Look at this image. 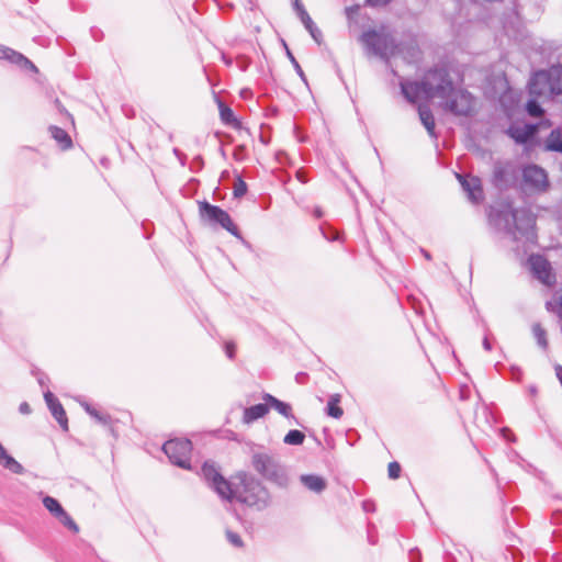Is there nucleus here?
I'll list each match as a JSON object with an SVG mask.
<instances>
[{
  "mask_svg": "<svg viewBox=\"0 0 562 562\" xmlns=\"http://www.w3.org/2000/svg\"><path fill=\"white\" fill-rule=\"evenodd\" d=\"M528 392H529V394H530L531 396H536V395H537V393H538V387H537L536 385H530V386L528 387Z\"/></svg>",
  "mask_w": 562,
  "mask_h": 562,
  "instance_id": "obj_50",
  "label": "nucleus"
},
{
  "mask_svg": "<svg viewBox=\"0 0 562 562\" xmlns=\"http://www.w3.org/2000/svg\"><path fill=\"white\" fill-rule=\"evenodd\" d=\"M468 397H469L468 392L463 387H461L460 400L465 401V400H468Z\"/></svg>",
  "mask_w": 562,
  "mask_h": 562,
  "instance_id": "obj_52",
  "label": "nucleus"
},
{
  "mask_svg": "<svg viewBox=\"0 0 562 562\" xmlns=\"http://www.w3.org/2000/svg\"><path fill=\"white\" fill-rule=\"evenodd\" d=\"M527 265L532 277L541 284L548 288L557 284V272L552 263L543 255L531 254L527 259Z\"/></svg>",
  "mask_w": 562,
  "mask_h": 562,
  "instance_id": "obj_7",
  "label": "nucleus"
},
{
  "mask_svg": "<svg viewBox=\"0 0 562 562\" xmlns=\"http://www.w3.org/2000/svg\"><path fill=\"white\" fill-rule=\"evenodd\" d=\"M521 513H522V509L519 508V507H513L512 508V516L514 517V519L516 520V522L518 525H522V521H521L520 516H519Z\"/></svg>",
  "mask_w": 562,
  "mask_h": 562,
  "instance_id": "obj_39",
  "label": "nucleus"
},
{
  "mask_svg": "<svg viewBox=\"0 0 562 562\" xmlns=\"http://www.w3.org/2000/svg\"><path fill=\"white\" fill-rule=\"evenodd\" d=\"M522 180L527 188L535 191H544L549 186L546 171L535 165L524 169Z\"/></svg>",
  "mask_w": 562,
  "mask_h": 562,
  "instance_id": "obj_10",
  "label": "nucleus"
},
{
  "mask_svg": "<svg viewBox=\"0 0 562 562\" xmlns=\"http://www.w3.org/2000/svg\"><path fill=\"white\" fill-rule=\"evenodd\" d=\"M300 481L307 490L317 494L324 492L327 487V481L317 474H302Z\"/></svg>",
  "mask_w": 562,
  "mask_h": 562,
  "instance_id": "obj_18",
  "label": "nucleus"
},
{
  "mask_svg": "<svg viewBox=\"0 0 562 562\" xmlns=\"http://www.w3.org/2000/svg\"><path fill=\"white\" fill-rule=\"evenodd\" d=\"M81 406L83 407L86 413L89 414L90 416H95L97 415V409L92 405H90L89 403L82 402Z\"/></svg>",
  "mask_w": 562,
  "mask_h": 562,
  "instance_id": "obj_40",
  "label": "nucleus"
},
{
  "mask_svg": "<svg viewBox=\"0 0 562 562\" xmlns=\"http://www.w3.org/2000/svg\"><path fill=\"white\" fill-rule=\"evenodd\" d=\"M199 212L201 217L207 222L218 224L232 235L239 236L238 227L234 224L229 214L220 206L202 201L199 202Z\"/></svg>",
  "mask_w": 562,
  "mask_h": 562,
  "instance_id": "obj_8",
  "label": "nucleus"
},
{
  "mask_svg": "<svg viewBox=\"0 0 562 562\" xmlns=\"http://www.w3.org/2000/svg\"><path fill=\"white\" fill-rule=\"evenodd\" d=\"M360 42L370 54L385 60L397 57L398 52L404 49L400 48L391 30L384 24L364 31Z\"/></svg>",
  "mask_w": 562,
  "mask_h": 562,
  "instance_id": "obj_4",
  "label": "nucleus"
},
{
  "mask_svg": "<svg viewBox=\"0 0 562 562\" xmlns=\"http://www.w3.org/2000/svg\"><path fill=\"white\" fill-rule=\"evenodd\" d=\"M494 367H495V370L501 374H504L505 371H508L510 374V380L516 381V382L520 381L521 370L519 367H516L514 364H510L507 367L505 363H503L501 361H497Z\"/></svg>",
  "mask_w": 562,
  "mask_h": 562,
  "instance_id": "obj_27",
  "label": "nucleus"
},
{
  "mask_svg": "<svg viewBox=\"0 0 562 562\" xmlns=\"http://www.w3.org/2000/svg\"><path fill=\"white\" fill-rule=\"evenodd\" d=\"M325 441H326V443H327V446H328L329 448H333V447H334V439H333L330 436H327V437L325 438Z\"/></svg>",
  "mask_w": 562,
  "mask_h": 562,
  "instance_id": "obj_53",
  "label": "nucleus"
},
{
  "mask_svg": "<svg viewBox=\"0 0 562 562\" xmlns=\"http://www.w3.org/2000/svg\"><path fill=\"white\" fill-rule=\"evenodd\" d=\"M548 76L555 94L562 93V67H551Z\"/></svg>",
  "mask_w": 562,
  "mask_h": 562,
  "instance_id": "obj_25",
  "label": "nucleus"
},
{
  "mask_svg": "<svg viewBox=\"0 0 562 562\" xmlns=\"http://www.w3.org/2000/svg\"><path fill=\"white\" fill-rule=\"evenodd\" d=\"M57 519L64 527L71 530L72 532L77 533L79 531L78 525L66 510H64L63 514L57 517Z\"/></svg>",
  "mask_w": 562,
  "mask_h": 562,
  "instance_id": "obj_31",
  "label": "nucleus"
},
{
  "mask_svg": "<svg viewBox=\"0 0 562 562\" xmlns=\"http://www.w3.org/2000/svg\"><path fill=\"white\" fill-rule=\"evenodd\" d=\"M398 44H400V48H404V49L398 52L397 57H401L408 63L415 61L420 57L422 52L416 44H413V43H409V44L398 43Z\"/></svg>",
  "mask_w": 562,
  "mask_h": 562,
  "instance_id": "obj_20",
  "label": "nucleus"
},
{
  "mask_svg": "<svg viewBox=\"0 0 562 562\" xmlns=\"http://www.w3.org/2000/svg\"><path fill=\"white\" fill-rule=\"evenodd\" d=\"M91 417L94 418L97 423L102 424L104 426L110 425L112 423V417L110 414H106V413L103 414V413L99 412L98 409H97V415L91 416Z\"/></svg>",
  "mask_w": 562,
  "mask_h": 562,
  "instance_id": "obj_36",
  "label": "nucleus"
},
{
  "mask_svg": "<svg viewBox=\"0 0 562 562\" xmlns=\"http://www.w3.org/2000/svg\"><path fill=\"white\" fill-rule=\"evenodd\" d=\"M108 426H109V430H110L111 435H112V436H114V437H116L117 435H116V432H115V429H114V428H113V426H112V423H111L110 425H108Z\"/></svg>",
  "mask_w": 562,
  "mask_h": 562,
  "instance_id": "obj_58",
  "label": "nucleus"
},
{
  "mask_svg": "<svg viewBox=\"0 0 562 562\" xmlns=\"http://www.w3.org/2000/svg\"><path fill=\"white\" fill-rule=\"evenodd\" d=\"M546 307L562 319V289L557 291L552 299L546 303Z\"/></svg>",
  "mask_w": 562,
  "mask_h": 562,
  "instance_id": "obj_28",
  "label": "nucleus"
},
{
  "mask_svg": "<svg viewBox=\"0 0 562 562\" xmlns=\"http://www.w3.org/2000/svg\"><path fill=\"white\" fill-rule=\"evenodd\" d=\"M458 179L461 182L463 189L467 191L468 196L472 202L477 203L483 200V188L482 182L479 178H464L461 175H458Z\"/></svg>",
  "mask_w": 562,
  "mask_h": 562,
  "instance_id": "obj_14",
  "label": "nucleus"
},
{
  "mask_svg": "<svg viewBox=\"0 0 562 562\" xmlns=\"http://www.w3.org/2000/svg\"><path fill=\"white\" fill-rule=\"evenodd\" d=\"M315 215L317 217H321L322 216V211L319 209L315 210Z\"/></svg>",
  "mask_w": 562,
  "mask_h": 562,
  "instance_id": "obj_61",
  "label": "nucleus"
},
{
  "mask_svg": "<svg viewBox=\"0 0 562 562\" xmlns=\"http://www.w3.org/2000/svg\"><path fill=\"white\" fill-rule=\"evenodd\" d=\"M237 479L239 480L241 492L238 493L235 490L234 499L259 512L271 506L272 494L259 477L241 471L237 474Z\"/></svg>",
  "mask_w": 562,
  "mask_h": 562,
  "instance_id": "obj_3",
  "label": "nucleus"
},
{
  "mask_svg": "<svg viewBox=\"0 0 562 562\" xmlns=\"http://www.w3.org/2000/svg\"><path fill=\"white\" fill-rule=\"evenodd\" d=\"M19 412L23 415H29L31 414L32 409H31V406L27 402H22L19 406Z\"/></svg>",
  "mask_w": 562,
  "mask_h": 562,
  "instance_id": "obj_43",
  "label": "nucleus"
},
{
  "mask_svg": "<svg viewBox=\"0 0 562 562\" xmlns=\"http://www.w3.org/2000/svg\"><path fill=\"white\" fill-rule=\"evenodd\" d=\"M307 379H308V375L305 372H299L295 375V381L300 384H304L307 381Z\"/></svg>",
  "mask_w": 562,
  "mask_h": 562,
  "instance_id": "obj_45",
  "label": "nucleus"
},
{
  "mask_svg": "<svg viewBox=\"0 0 562 562\" xmlns=\"http://www.w3.org/2000/svg\"><path fill=\"white\" fill-rule=\"evenodd\" d=\"M450 356H451V358H452L453 360L458 361V358H457V353H456V352L450 353Z\"/></svg>",
  "mask_w": 562,
  "mask_h": 562,
  "instance_id": "obj_62",
  "label": "nucleus"
},
{
  "mask_svg": "<svg viewBox=\"0 0 562 562\" xmlns=\"http://www.w3.org/2000/svg\"><path fill=\"white\" fill-rule=\"evenodd\" d=\"M497 562H508V558L503 555Z\"/></svg>",
  "mask_w": 562,
  "mask_h": 562,
  "instance_id": "obj_59",
  "label": "nucleus"
},
{
  "mask_svg": "<svg viewBox=\"0 0 562 562\" xmlns=\"http://www.w3.org/2000/svg\"><path fill=\"white\" fill-rule=\"evenodd\" d=\"M346 437H347V440L350 442V445H353V442H351V439L359 438V435L355 429H349L346 432Z\"/></svg>",
  "mask_w": 562,
  "mask_h": 562,
  "instance_id": "obj_46",
  "label": "nucleus"
},
{
  "mask_svg": "<svg viewBox=\"0 0 562 562\" xmlns=\"http://www.w3.org/2000/svg\"><path fill=\"white\" fill-rule=\"evenodd\" d=\"M236 348V345L234 342H228L226 346V351H233Z\"/></svg>",
  "mask_w": 562,
  "mask_h": 562,
  "instance_id": "obj_55",
  "label": "nucleus"
},
{
  "mask_svg": "<svg viewBox=\"0 0 562 562\" xmlns=\"http://www.w3.org/2000/svg\"><path fill=\"white\" fill-rule=\"evenodd\" d=\"M304 440L305 434L299 429L289 430L283 438V442L289 446H301Z\"/></svg>",
  "mask_w": 562,
  "mask_h": 562,
  "instance_id": "obj_29",
  "label": "nucleus"
},
{
  "mask_svg": "<svg viewBox=\"0 0 562 562\" xmlns=\"http://www.w3.org/2000/svg\"><path fill=\"white\" fill-rule=\"evenodd\" d=\"M544 147L550 151L562 153V134L560 130L551 131L546 140Z\"/></svg>",
  "mask_w": 562,
  "mask_h": 562,
  "instance_id": "obj_24",
  "label": "nucleus"
},
{
  "mask_svg": "<svg viewBox=\"0 0 562 562\" xmlns=\"http://www.w3.org/2000/svg\"><path fill=\"white\" fill-rule=\"evenodd\" d=\"M44 400L46 402V405H47L50 414L56 419V422L60 426L61 430L68 431L69 430L68 417H67L66 411L64 409L59 400L50 391H46L44 393Z\"/></svg>",
  "mask_w": 562,
  "mask_h": 562,
  "instance_id": "obj_12",
  "label": "nucleus"
},
{
  "mask_svg": "<svg viewBox=\"0 0 562 562\" xmlns=\"http://www.w3.org/2000/svg\"><path fill=\"white\" fill-rule=\"evenodd\" d=\"M369 541L371 544H374L375 542L373 541V538H369Z\"/></svg>",
  "mask_w": 562,
  "mask_h": 562,
  "instance_id": "obj_64",
  "label": "nucleus"
},
{
  "mask_svg": "<svg viewBox=\"0 0 562 562\" xmlns=\"http://www.w3.org/2000/svg\"><path fill=\"white\" fill-rule=\"evenodd\" d=\"M453 82L446 66H436L427 70L419 82L402 83L405 98L415 103L434 98L443 99L452 91Z\"/></svg>",
  "mask_w": 562,
  "mask_h": 562,
  "instance_id": "obj_1",
  "label": "nucleus"
},
{
  "mask_svg": "<svg viewBox=\"0 0 562 562\" xmlns=\"http://www.w3.org/2000/svg\"><path fill=\"white\" fill-rule=\"evenodd\" d=\"M81 406L83 407L86 413L89 414L90 416H95L97 415V409L92 405H90L89 403L82 402Z\"/></svg>",
  "mask_w": 562,
  "mask_h": 562,
  "instance_id": "obj_42",
  "label": "nucleus"
},
{
  "mask_svg": "<svg viewBox=\"0 0 562 562\" xmlns=\"http://www.w3.org/2000/svg\"><path fill=\"white\" fill-rule=\"evenodd\" d=\"M251 467L262 480L280 490H288L292 483L289 467L274 454L252 452Z\"/></svg>",
  "mask_w": 562,
  "mask_h": 562,
  "instance_id": "obj_2",
  "label": "nucleus"
},
{
  "mask_svg": "<svg viewBox=\"0 0 562 562\" xmlns=\"http://www.w3.org/2000/svg\"><path fill=\"white\" fill-rule=\"evenodd\" d=\"M43 505L55 518L61 515L63 512L65 510L60 502L57 498L49 495H46L43 498Z\"/></svg>",
  "mask_w": 562,
  "mask_h": 562,
  "instance_id": "obj_26",
  "label": "nucleus"
},
{
  "mask_svg": "<svg viewBox=\"0 0 562 562\" xmlns=\"http://www.w3.org/2000/svg\"><path fill=\"white\" fill-rule=\"evenodd\" d=\"M445 99V109L457 115H469L473 111V98L467 91L452 87V91Z\"/></svg>",
  "mask_w": 562,
  "mask_h": 562,
  "instance_id": "obj_9",
  "label": "nucleus"
},
{
  "mask_svg": "<svg viewBox=\"0 0 562 562\" xmlns=\"http://www.w3.org/2000/svg\"><path fill=\"white\" fill-rule=\"evenodd\" d=\"M56 104L58 106V109L61 111V112H65L68 116H70L69 113H67V111L65 110V108L63 106V104L60 103L59 100H56Z\"/></svg>",
  "mask_w": 562,
  "mask_h": 562,
  "instance_id": "obj_54",
  "label": "nucleus"
},
{
  "mask_svg": "<svg viewBox=\"0 0 562 562\" xmlns=\"http://www.w3.org/2000/svg\"><path fill=\"white\" fill-rule=\"evenodd\" d=\"M483 346H484L485 349H491L492 348V346H491V344H490L487 338H484Z\"/></svg>",
  "mask_w": 562,
  "mask_h": 562,
  "instance_id": "obj_56",
  "label": "nucleus"
},
{
  "mask_svg": "<svg viewBox=\"0 0 562 562\" xmlns=\"http://www.w3.org/2000/svg\"><path fill=\"white\" fill-rule=\"evenodd\" d=\"M0 465L14 474H23L25 469L18 462L0 442Z\"/></svg>",
  "mask_w": 562,
  "mask_h": 562,
  "instance_id": "obj_19",
  "label": "nucleus"
},
{
  "mask_svg": "<svg viewBox=\"0 0 562 562\" xmlns=\"http://www.w3.org/2000/svg\"><path fill=\"white\" fill-rule=\"evenodd\" d=\"M229 360H234L236 353H226Z\"/></svg>",
  "mask_w": 562,
  "mask_h": 562,
  "instance_id": "obj_60",
  "label": "nucleus"
},
{
  "mask_svg": "<svg viewBox=\"0 0 562 562\" xmlns=\"http://www.w3.org/2000/svg\"><path fill=\"white\" fill-rule=\"evenodd\" d=\"M359 11H360V5L355 4V5L346 8V15L349 20H353L358 15Z\"/></svg>",
  "mask_w": 562,
  "mask_h": 562,
  "instance_id": "obj_37",
  "label": "nucleus"
},
{
  "mask_svg": "<svg viewBox=\"0 0 562 562\" xmlns=\"http://www.w3.org/2000/svg\"><path fill=\"white\" fill-rule=\"evenodd\" d=\"M247 192V184L240 178H237L234 183L233 194L235 198H241Z\"/></svg>",
  "mask_w": 562,
  "mask_h": 562,
  "instance_id": "obj_34",
  "label": "nucleus"
},
{
  "mask_svg": "<svg viewBox=\"0 0 562 562\" xmlns=\"http://www.w3.org/2000/svg\"><path fill=\"white\" fill-rule=\"evenodd\" d=\"M341 396L339 394H333L329 396L325 412L333 418H340L344 414V409L339 406Z\"/></svg>",
  "mask_w": 562,
  "mask_h": 562,
  "instance_id": "obj_21",
  "label": "nucleus"
},
{
  "mask_svg": "<svg viewBox=\"0 0 562 562\" xmlns=\"http://www.w3.org/2000/svg\"><path fill=\"white\" fill-rule=\"evenodd\" d=\"M390 0H368V2L373 5V7H378V5H384L389 2Z\"/></svg>",
  "mask_w": 562,
  "mask_h": 562,
  "instance_id": "obj_48",
  "label": "nucleus"
},
{
  "mask_svg": "<svg viewBox=\"0 0 562 562\" xmlns=\"http://www.w3.org/2000/svg\"><path fill=\"white\" fill-rule=\"evenodd\" d=\"M192 442L188 438L169 439L162 445V451L169 461L184 470L191 469Z\"/></svg>",
  "mask_w": 562,
  "mask_h": 562,
  "instance_id": "obj_6",
  "label": "nucleus"
},
{
  "mask_svg": "<svg viewBox=\"0 0 562 562\" xmlns=\"http://www.w3.org/2000/svg\"><path fill=\"white\" fill-rule=\"evenodd\" d=\"M50 133L53 138L61 146L63 149H68L72 146V140L65 130L52 126Z\"/></svg>",
  "mask_w": 562,
  "mask_h": 562,
  "instance_id": "obj_23",
  "label": "nucleus"
},
{
  "mask_svg": "<svg viewBox=\"0 0 562 562\" xmlns=\"http://www.w3.org/2000/svg\"><path fill=\"white\" fill-rule=\"evenodd\" d=\"M418 114H419V119H420L422 123L424 124V126L426 127L427 132L430 135H434L435 119H434L431 110L428 106L420 105L418 108Z\"/></svg>",
  "mask_w": 562,
  "mask_h": 562,
  "instance_id": "obj_22",
  "label": "nucleus"
},
{
  "mask_svg": "<svg viewBox=\"0 0 562 562\" xmlns=\"http://www.w3.org/2000/svg\"><path fill=\"white\" fill-rule=\"evenodd\" d=\"M308 435H310V437H312L314 439V441L316 442L317 446H322L321 440L316 437V435L313 430H308Z\"/></svg>",
  "mask_w": 562,
  "mask_h": 562,
  "instance_id": "obj_51",
  "label": "nucleus"
},
{
  "mask_svg": "<svg viewBox=\"0 0 562 562\" xmlns=\"http://www.w3.org/2000/svg\"><path fill=\"white\" fill-rule=\"evenodd\" d=\"M201 474L209 486L214 490L222 499L228 502L234 501L235 488L233 484L222 475L213 461L207 460L203 463Z\"/></svg>",
  "mask_w": 562,
  "mask_h": 562,
  "instance_id": "obj_5",
  "label": "nucleus"
},
{
  "mask_svg": "<svg viewBox=\"0 0 562 562\" xmlns=\"http://www.w3.org/2000/svg\"><path fill=\"white\" fill-rule=\"evenodd\" d=\"M328 431H329V430H328V428H324V429H323V432L325 434V438H326L327 436H329Z\"/></svg>",
  "mask_w": 562,
  "mask_h": 562,
  "instance_id": "obj_63",
  "label": "nucleus"
},
{
  "mask_svg": "<svg viewBox=\"0 0 562 562\" xmlns=\"http://www.w3.org/2000/svg\"><path fill=\"white\" fill-rule=\"evenodd\" d=\"M402 472V467L397 461H392L387 465V475L391 480H396L400 477Z\"/></svg>",
  "mask_w": 562,
  "mask_h": 562,
  "instance_id": "obj_33",
  "label": "nucleus"
},
{
  "mask_svg": "<svg viewBox=\"0 0 562 562\" xmlns=\"http://www.w3.org/2000/svg\"><path fill=\"white\" fill-rule=\"evenodd\" d=\"M262 400L269 405V409L273 408L283 417L295 419L292 413V406L289 403L283 402L269 393H263Z\"/></svg>",
  "mask_w": 562,
  "mask_h": 562,
  "instance_id": "obj_15",
  "label": "nucleus"
},
{
  "mask_svg": "<svg viewBox=\"0 0 562 562\" xmlns=\"http://www.w3.org/2000/svg\"><path fill=\"white\" fill-rule=\"evenodd\" d=\"M81 406L83 407L86 413L89 414L90 416H95L97 415V409L92 405H90L89 403L82 402Z\"/></svg>",
  "mask_w": 562,
  "mask_h": 562,
  "instance_id": "obj_41",
  "label": "nucleus"
},
{
  "mask_svg": "<svg viewBox=\"0 0 562 562\" xmlns=\"http://www.w3.org/2000/svg\"><path fill=\"white\" fill-rule=\"evenodd\" d=\"M409 562H422V553L417 548L409 550Z\"/></svg>",
  "mask_w": 562,
  "mask_h": 562,
  "instance_id": "obj_38",
  "label": "nucleus"
},
{
  "mask_svg": "<svg viewBox=\"0 0 562 562\" xmlns=\"http://www.w3.org/2000/svg\"><path fill=\"white\" fill-rule=\"evenodd\" d=\"M362 506H363V509H364L366 512H371V510H373V506H374V505H373L372 503L368 502V501H364V502L362 503Z\"/></svg>",
  "mask_w": 562,
  "mask_h": 562,
  "instance_id": "obj_49",
  "label": "nucleus"
},
{
  "mask_svg": "<svg viewBox=\"0 0 562 562\" xmlns=\"http://www.w3.org/2000/svg\"><path fill=\"white\" fill-rule=\"evenodd\" d=\"M220 115L221 120L233 127H239V122L235 119V115L231 108L227 105L220 103Z\"/></svg>",
  "mask_w": 562,
  "mask_h": 562,
  "instance_id": "obj_30",
  "label": "nucleus"
},
{
  "mask_svg": "<svg viewBox=\"0 0 562 562\" xmlns=\"http://www.w3.org/2000/svg\"><path fill=\"white\" fill-rule=\"evenodd\" d=\"M45 378H46V376H45V374H43V373H41V374H40V376L37 378V381H38V383H40L41 385H44V383H45L44 379H45Z\"/></svg>",
  "mask_w": 562,
  "mask_h": 562,
  "instance_id": "obj_57",
  "label": "nucleus"
},
{
  "mask_svg": "<svg viewBox=\"0 0 562 562\" xmlns=\"http://www.w3.org/2000/svg\"><path fill=\"white\" fill-rule=\"evenodd\" d=\"M538 128L536 124H513L507 133L516 143L525 144L536 135Z\"/></svg>",
  "mask_w": 562,
  "mask_h": 562,
  "instance_id": "obj_13",
  "label": "nucleus"
},
{
  "mask_svg": "<svg viewBox=\"0 0 562 562\" xmlns=\"http://www.w3.org/2000/svg\"><path fill=\"white\" fill-rule=\"evenodd\" d=\"M268 413L269 405L266 402L251 405L244 409L243 422L245 424H251L259 418L265 417Z\"/></svg>",
  "mask_w": 562,
  "mask_h": 562,
  "instance_id": "obj_17",
  "label": "nucleus"
},
{
  "mask_svg": "<svg viewBox=\"0 0 562 562\" xmlns=\"http://www.w3.org/2000/svg\"><path fill=\"white\" fill-rule=\"evenodd\" d=\"M552 519H553L554 524H562V510L553 512Z\"/></svg>",
  "mask_w": 562,
  "mask_h": 562,
  "instance_id": "obj_47",
  "label": "nucleus"
},
{
  "mask_svg": "<svg viewBox=\"0 0 562 562\" xmlns=\"http://www.w3.org/2000/svg\"><path fill=\"white\" fill-rule=\"evenodd\" d=\"M226 538L229 543H232L236 548H241L244 546V541L241 537L232 530H226Z\"/></svg>",
  "mask_w": 562,
  "mask_h": 562,
  "instance_id": "obj_35",
  "label": "nucleus"
},
{
  "mask_svg": "<svg viewBox=\"0 0 562 562\" xmlns=\"http://www.w3.org/2000/svg\"><path fill=\"white\" fill-rule=\"evenodd\" d=\"M503 525H504L503 527H504L505 537L508 541L506 550L510 553L512 559L515 562H519L522 554H521V551L514 544L515 540L517 539V536L510 530L509 520L506 515L503 516Z\"/></svg>",
  "mask_w": 562,
  "mask_h": 562,
  "instance_id": "obj_16",
  "label": "nucleus"
},
{
  "mask_svg": "<svg viewBox=\"0 0 562 562\" xmlns=\"http://www.w3.org/2000/svg\"><path fill=\"white\" fill-rule=\"evenodd\" d=\"M529 93L532 98H548L555 94L549 80L548 70H541L533 75L529 82Z\"/></svg>",
  "mask_w": 562,
  "mask_h": 562,
  "instance_id": "obj_11",
  "label": "nucleus"
},
{
  "mask_svg": "<svg viewBox=\"0 0 562 562\" xmlns=\"http://www.w3.org/2000/svg\"><path fill=\"white\" fill-rule=\"evenodd\" d=\"M502 435L505 439H507L509 441H515V436L509 428H507V427L502 428Z\"/></svg>",
  "mask_w": 562,
  "mask_h": 562,
  "instance_id": "obj_44",
  "label": "nucleus"
},
{
  "mask_svg": "<svg viewBox=\"0 0 562 562\" xmlns=\"http://www.w3.org/2000/svg\"><path fill=\"white\" fill-rule=\"evenodd\" d=\"M538 98H533L527 102L526 110L530 116L539 117L543 114L542 108L539 105Z\"/></svg>",
  "mask_w": 562,
  "mask_h": 562,
  "instance_id": "obj_32",
  "label": "nucleus"
}]
</instances>
